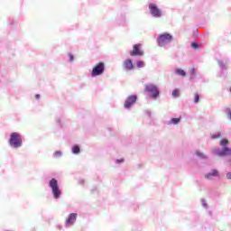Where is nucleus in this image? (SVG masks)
<instances>
[{"label":"nucleus","instance_id":"obj_4","mask_svg":"<svg viewBox=\"0 0 231 231\" xmlns=\"http://www.w3.org/2000/svg\"><path fill=\"white\" fill-rule=\"evenodd\" d=\"M106 69V64L104 62H99L93 67L91 75L92 77H98L104 73Z\"/></svg>","mask_w":231,"mask_h":231},{"label":"nucleus","instance_id":"obj_6","mask_svg":"<svg viewBox=\"0 0 231 231\" xmlns=\"http://www.w3.org/2000/svg\"><path fill=\"white\" fill-rule=\"evenodd\" d=\"M131 57H143V50H142V44L138 43L134 45L132 51H130Z\"/></svg>","mask_w":231,"mask_h":231},{"label":"nucleus","instance_id":"obj_16","mask_svg":"<svg viewBox=\"0 0 231 231\" xmlns=\"http://www.w3.org/2000/svg\"><path fill=\"white\" fill-rule=\"evenodd\" d=\"M180 120H181L180 118H172L171 119V124L176 125L177 124H180Z\"/></svg>","mask_w":231,"mask_h":231},{"label":"nucleus","instance_id":"obj_17","mask_svg":"<svg viewBox=\"0 0 231 231\" xmlns=\"http://www.w3.org/2000/svg\"><path fill=\"white\" fill-rule=\"evenodd\" d=\"M137 68H143L145 66V62L143 61H136Z\"/></svg>","mask_w":231,"mask_h":231},{"label":"nucleus","instance_id":"obj_15","mask_svg":"<svg viewBox=\"0 0 231 231\" xmlns=\"http://www.w3.org/2000/svg\"><path fill=\"white\" fill-rule=\"evenodd\" d=\"M172 97H174L175 98H178V97H180V89L176 88L172 91Z\"/></svg>","mask_w":231,"mask_h":231},{"label":"nucleus","instance_id":"obj_10","mask_svg":"<svg viewBox=\"0 0 231 231\" xmlns=\"http://www.w3.org/2000/svg\"><path fill=\"white\" fill-rule=\"evenodd\" d=\"M123 68L125 69H127L128 71H131V69H134V66L133 65V60H125L123 64Z\"/></svg>","mask_w":231,"mask_h":231},{"label":"nucleus","instance_id":"obj_20","mask_svg":"<svg viewBox=\"0 0 231 231\" xmlns=\"http://www.w3.org/2000/svg\"><path fill=\"white\" fill-rule=\"evenodd\" d=\"M211 138H212L213 140H216V138H221V134H213V135L211 136Z\"/></svg>","mask_w":231,"mask_h":231},{"label":"nucleus","instance_id":"obj_25","mask_svg":"<svg viewBox=\"0 0 231 231\" xmlns=\"http://www.w3.org/2000/svg\"><path fill=\"white\" fill-rule=\"evenodd\" d=\"M226 178H227V180H231V172H228V173L226 174Z\"/></svg>","mask_w":231,"mask_h":231},{"label":"nucleus","instance_id":"obj_3","mask_svg":"<svg viewBox=\"0 0 231 231\" xmlns=\"http://www.w3.org/2000/svg\"><path fill=\"white\" fill-rule=\"evenodd\" d=\"M49 187H51L55 199H59V198H60V194H62L59 189V182L55 179H51L49 182Z\"/></svg>","mask_w":231,"mask_h":231},{"label":"nucleus","instance_id":"obj_27","mask_svg":"<svg viewBox=\"0 0 231 231\" xmlns=\"http://www.w3.org/2000/svg\"><path fill=\"white\" fill-rule=\"evenodd\" d=\"M227 116H228L229 120H231V111L227 112Z\"/></svg>","mask_w":231,"mask_h":231},{"label":"nucleus","instance_id":"obj_11","mask_svg":"<svg viewBox=\"0 0 231 231\" xmlns=\"http://www.w3.org/2000/svg\"><path fill=\"white\" fill-rule=\"evenodd\" d=\"M217 154L218 156H231V149L226 146Z\"/></svg>","mask_w":231,"mask_h":231},{"label":"nucleus","instance_id":"obj_5","mask_svg":"<svg viewBox=\"0 0 231 231\" xmlns=\"http://www.w3.org/2000/svg\"><path fill=\"white\" fill-rule=\"evenodd\" d=\"M145 91H147V93H152V98H158V97H160V91L158 90V88L152 84L146 85Z\"/></svg>","mask_w":231,"mask_h":231},{"label":"nucleus","instance_id":"obj_14","mask_svg":"<svg viewBox=\"0 0 231 231\" xmlns=\"http://www.w3.org/2000/svg\"><path fill=\"white\" fill-rule=\"evenodd\" d=\"M72 152L73 154H79V152H80V147H79V145H75L72 147Z\"/></svg>","mask_w":231,"mask_h":231},{"label":"nucleus","instance_id":"obj_13","mask_svg":"<svg viewBox=\"0 0 231 231\" xmlns=\"http://www.w3.org/2000/svg\"><path fill=\"white\" fill-rule=\"evenodd\" d=\"M175 73L177 75H180V77H187V72H185V70L181 69H177L175 70Z\"/></svg>","mask_w":231,"mask_h":231},{"label":"nucleus","instance_id":"obj_23","mask_svg":"<svg viewBox=\"0 0 231 231\" xmlns=\"http://www.w3.org/2000/svg\"><path fill=\"white\" fill-rule=\"evenodd\" d=\"M69 58L70 62H73V60H74L73 54H69Z\"/></svg>","mask_w":231,"mask_h":231},{"label":"nucleus","instance_id":"obj_24","mask_svg":"<svg viewBox=\"0 0 231 231\" xmlns=\"http://www.w3.org/2000/svg\"><path fill=\"white\" fill-rule=\"evenodd\" d=\"M191 75H196V69H190Z\"/></svg>","mask_w":231,"mask_h":231},{"label":"nucleus","instance_id":"obj_18","mask_svg":"<svg viewBox=\"0 0 231 231\" xmlns=\"http://www.w3.org/2000/svg\"><path fill=\"white\" fill-rule=\"evenodd\" d=\"M228 143V140L226 139H222L220 141V145H222V147H226V145Z\"/></svg>","mask_w":231,"mask_h":231},{"label":"nucleus","instance_id":"obj_22","mask_svg":"<svg viewBox=\"0 0 231 231\" xmlns=\"http://www.w3.org/2000/svg\"><path fill=\"white\" fill-rule=\"evenodd\" d=\"M54 155H55L56 157L62 156V152H54Z\"/></svg>","mask_w":231,"mask_h":231},{"label":"nucleus","instance_id":"obj_9","mask_svg":"<svg viewBox=\"0 0 231 231\" xmlns=\"http://www.w3.org/2000/svg\"><path fill=\"white\" fill-rule=\"evenodd\" d=\"M77 221V214L76 213H71L66 219V225L67 226H71L73 223Z\"/></svg>","mask_w":231,"mask_h":231},{"label":"nucleus","instance_id":"obj_19","mask_svg":"<svg viewBox=\"0 0 231 231\" xmlns=\"http://www.w3.org/2000/svg\"><path fill=\"white\" fill-rule=\"evenodd\" d=\"M199 102V94L196 93L195 94V98H194V103L198 104Z\"/></svg>","mask_w":231,"mask_h":231},{"label":"nucleus","instance_id":"obj_8","mask_svg":"<svg viewBox=\"0 0 231 231\" xmlns=\"http://www.w3.org/2000/svg\"><path fill=\"white\" fill-rule=\"evenodd\" d=\"M137 98L138 97L134 95L128 97L126 98V100L125 101V107L129 109V107H131V106H133V104H136Z\"/></svg>","mask_w":231,"mask_h":231},{"label":"nucleus","instance_id":"obj_12","mask_svg":"<svg viewBox=\"0 0 231 231\" xmlns=\"http://www.w3.org/2000/svg\"><path fill=\"white\" fill-rule=\"evenodd\" d=\"M212 176H219V171H217V170H212L211 172L205 175V178H207V180H211Z\"/></svg>","mask_w":231,"mask_h":231},{"label":"nucleus","instance_id":"obj_1","mask_svg":"<svg viewBox=\"0 0 231 231\" xmlns=\"http://www.w3.org/2000/svg\"><path fill=\"white\" fill-rule=\"evenodd\" d=\"M9 145L14 147V149H19V147H23V136L19 133H12L9 137Z\"/></svg>","mask_w":231,"mask_h":231},{"label":"nucleus","instance_id":"obj_29","mask_svg":"<svg viewBox=\"0 0 231 231\" xmlns=\"http://www.w3.org/2000/svg\"><path fill=\"white\" fill-rule=\"evenodd\" d=\"M198 156H203V153L197 152Z\"/></svg>","mask_w":231,"mask_h":231},{"label":"nucleus","instance_id":"obj_28","mask_svg":"<svg viewBox=\"0 0 231 231\" xmlns=\"http://www.w3.org/2000/svg\"><path fill=\"white\" fill-rule=\"evenodd\" d=\"M122 162H124V159L117 160V163H122Z\"/></svg>","mask_w":231,"mask_h":231},{"label":"nucleus","instance_id":"obj_26","mask_svg":"<svg viewBox=\"0 0 231 231\" xmlns=\"http://www.w3.org/2000/svg\"><path fill=\"white\" fill-rule=\"evenodd\" d=\"M35 98H36V100H39V99L41 98V95L36 94V95H35Z\"/></svg>","mask_w":231,"mask_h":231},{"label":"nucleus","instance_id":"obj_2","mask_svg":"<svg viewBox=\"0 0 231 231\" xmlns=\"http://www.w3.org/2000/svg\"><path fill=\"white\" fill-rule=\"evenodd\" d=\"M172 39L173 37L171 33L163 32V33H161L157 38V43L161 47L167 46V44H169L170 42H172Z\"/></svg>","mask_w":231,"mask_h":231},{"label":"nucleus","instance_id":"obj_7","mask_svg":"<svg viewBox=\"0 0 231 231\" xmlns=\"http://www.w3.org/2000/svg\"><path fill=\"white\" fill-rule=\"evenodd\" d=\"M149 10H150V14H151V15H152V17H162V10H160L158 8V6H156V5L150 4Z\"/></svg>","mask_w":231,"mask_h":231},{"label":"nucleus","instance_id":"obj_21","mask_svg":"<svg viewBox=\"0 0 231 231\" xmlns=\"http://www.w3.org/2000/svg\"><path fill=\"white\" fill-rule=\"evenodd\" d=\"M191 46H192V48H194L195 50L198 49V48H199V45L198 43H196V42L192 43Z\"/></svg>","mask_w":231,"mask_h":231}]
</instances>
